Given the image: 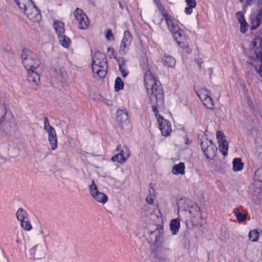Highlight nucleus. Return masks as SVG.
I'll return each instance as SVG.
<instances>
[{"label":"nucleus","mask_w":262,"mask_h":262,"mask_svg":"<svg viewBox=\"0 0 262 262\" xmlns=\"http://www.w3.org/2000/svg\"><path fill=\"white\" fill-rule=\"evenodd\" d=\"M48 133V138L52 150H55L57 147V138L55 129L53 127L46 129Z\"/></svg>","instance_id":"nucleus-10"},{"label":"nucleus","mask_w":262,"mask_h":262,"mask_svg":"<svg viewBox=\"0 0 262 262\" xmlns=\"http://www.w3.org/2000/svg\"><path fill=\"white\" fill-rule=\"evenodd\" d=\"M119 69L123 77H125L128 75L126 67L119 68Z\"/></svg>","instance_id":"nucleus-46"},{"label":"nucleus","mask_w":262,"mask_h":262,"mask_svg":"<svg viewBox=\"0 0 262 262\" xmlns=\"http://www.w3.org/2000/svg\"><path fill=\"white\" fill-rule=\"evenodd\" d=\"M201 146L207 159H212L215 155L217 148L213 144L211 140L204 138L201 141Z\"/></svg>","instance_id":"nucleus-4"},{"label":"nucleus","mask_w":262,"mask_h":262,"mask_svg":"<svg viewBox=\"0 0 262 262\" xmlns=\"http://www.w3.org/2000/svg\"><path fill=\"white\" fill-rule=\"evenodd\" d=\"M185 168L184 163L181 162L178 164H174L173 166L172 172L174 175L184 174L185 173Z\"/></svg>","instance_id":"nucleus-15"},{"label":"nucleus","mask_w":262,"mask_h":262,"mask_svg":"<svg viewBox=\"0 0 262 262\" xmlns=\"http://www.w3.org/2000/svg\"><path fill=\"white\" fill-rule=\"evenodd\" d=\"M165 20L168 29L171 33L175 32L176 31L179 30V26L173 21L171 15L168 17H167Z\"/></svg>","instance_id":"nucleus-14"},{"label":"nucleus","mask_w":262,"mask_h":262,"mask_svg":"<svg viewBox=\"0 0 262 262\" xmlns=\"http://www.w3.org/2000/svg\"><path fill=\"white\" fill-rule=\"evenodd\" d=\"M239 23L241 24L240 31L242 33H244L247 31L248 29V24L246 21H245V23L242 22Z\"/></svg>","instance_id":"nucleus-44"},{"label":"nucleus","mask_w":262,"mask_h":262,"mask_svg":"<svg viewBox=\"0 0 262 262\" xmlns=\"http://www.w3.org/2000/svg\"><path fill=\"white\" fill-rule=\"evenodd\" d=\"M117 150L119 151V154L126 159H128L130 156V151L128 148L124 147L123 149H121V145H119L117 147Z\"/></svg>","instance_id":"nucleus-29"},{"label":"nucleus","mask_w":262,"mask_h":262,"mask_svg":"<svg viewBox=\"0 0 262 262\" xmlns=\"http://www.w3.org/2000/svg\"><path fill=\"white\" fill-rule=\"evenodd\" d=\"M243 168V163L240 158H235L233 161V169L234 171H240Z\"/></svg>","instance_id":"nucleus-25"},{"label":"nucleus","mask_w":262,"mask_h":262,"mask_svg":"<svg viewBox=\"0 0 262 262\" xmlns=\"http://www.w3.org/2000/svg\"><path fill=\"white\" fill-rule=\"evenodd\" d=\"M20 224L21 227L25 230L29 231L32 228V225L29 221V219L20 221Z\"/></svg>","instance_id":"nucleus-34"},{"label":"nucleus","mask_w":262,"mask_h":262,"mask_svg":"<svg viewBox=\"0 0 262 262\" xmlns=\"http://www.w3.org/2000/svg\"><path fill=\"white\" fill-rule=\"evenodd\" d=\"M96 60H97L98 61H107L104 54L101 53L100 52H95L93 56L92 61Z\"/></svg>","instance_id":"nucleus-27"},{"label":"nucleus","mask_w":262,"mask_h":262,"mask_svg":"<svg viewBox=\"0 0 262 262\" xmlns=\"http://www.w3.org/2000/svg\"><path fill=\"white\" fill-rule=\"evenodd\" d=\"M251 51L254 53L255 56L259 55L262 52V38L256 37L250 45Z\"/></svg>","instance_id":"nucleus-11"},{"label":"nucleus","mask_w":262,"mask_h":262,"mask_svg":"<svg viewBox=\"0 0 262 262\" xmlns=\"http://www.w3.org/2000/svg\"><path fill=\"white\" fill-rule=\"evenodd\" d=\"M149 192L150 194H151L152 193H154L155 192V190L154 189H152V191H151L150 190H149Z\"/></svg>","instance_id":"nucleus-56"},{"label":"nucleus","mask_w":262,"mask_h":262,"mask_svg":"<svg viewBox=\"0 0 262 262\" xmlns=\"http://www.w3.org/2000/svg\"><path fill=\"white\" fill-rule=\"evenodd\" d=\"M58 40L60 45L66 48L70 47L71 41L70 39L64 35V34L58 36Z\"/></svg>","instance_id":"nucleus-20"},{"label":"nucleus","mask_w":262,"mask_h":262,"mask_svg":"<svg viewBox=\"0 0 262 262\" xmlns=\"http://www.w3.org/2000/svg\"><path fill=\"white\" fill-rule=\"evenodd\" d=\"M156 230L159 234L156 235V241L158 242H160L161 239L163 238V227L161 225H159L157 226Z\"/></svg>","instance_id":"nucleus-37"},{"label":"nucleus","mask_w":262,"mask_h":262,"mask_svg":"<svg viewBox=\"0 0 262 262\" xmlns=\"http://www.w3.org/2000/svg\"><path fill=\"white\" fill-rule=\"evenodd\" d=\"M158 8L160 13L163 16L165 19L167 18V17H168L170 16V14L167 13L166 10L161 4L158 5Z\"/></svg>","instance_id":"nucleus-38"},{"label":"nucleus","mask_w":262,"mask_h":262,"mask_svg":"<svg viewBox=\"0 0 262 262\" xmlns=\"http://www.w3.org/2000/svg\"><path fill=\"white\" fill-rule=\"evenodd\" d=\"M6 114V110L5 105L0 103V123L4 120Z\"/></svg>","instance_id":"nucleus-39"},{"label":"nucleus","mask_w":262,"mask_h":262,"mask_svg":"<svg viewBox=\"0 0 262 262\" xmlns=\"http://www.w3.org/2000/svg\"><path fill=\"white\" fill-rule=\"evenodd\" d=\"M259 236V232L257 229L250 231L248 235L249 239L253 242L257 241Z\"/></svg>","instance_id":"nucleus-28"},{"label":"nucleus","mask_w":262,"mask_h":262,"mask_svg":"<svg viewBox=\"0 0 262 262\" xmlns=\"http://www.w3.org/2000/svg\"><path fill=\"white\" fill-rule=\"evenodd\" d=\"M91 196L98 202L103 204L107 201V196L104 193L98 191L97 187L94 181L89 187Z\"/></svg>","instance_id":"nucleus-7"},{"label":"nucleus","mask_w":262,"mask_h":262,"mask_svg":"<svg viewBox=\"0 0 262 262\" xmlns=\"http://www.w3.org/2000/svg\"><path fill=\"white\" fill-rule=\"evenodd\" d=\"M257 73L262 77V64H260L258 67L255 68Z\"/></svg>","instance_id":"nucleus-52"},{"label":"nucleus","mask_w":262,"mask_h":262,"mask_svg":"<svg viewBox=\"0 0 262 262\" xmlns=\"http://www.w3.org/2000/svg\"><path fill=\"white\" fill-rule=\"evenodd\" d=\"M156 232V231H151V232H150V233H151V234H152V233H154V232Z\"/></svg>","instance_id":"nucleus-57"},{"label":"nucleus","mask_w":262,"mask_h":262,"mask_svg":"<svg viewBox=\"0 0 262 262\" xmlns=\"http://www.w3.org/2000/svg\"><path fill=\"white\" fill-rule=\"evenodd\" d=\"M146 201L148 204H151L154 202V199L151 195H148L146 197Z\"/></svg>","instance_id":"nucleus-51"},{"label":"nucleus","mask_w":262,"mask_h":262,"mask_svg":"<svg viewBox=\"0 0 262 262\" xmlns=\"http://www.w3.org/2000/svg\"><path fill=\"white\" fill-rule=\"evenodd\" d=\"M262 19L256 16L255 14L251 15V29L252 30L256 29L258 27L261 23Z\"/></svg>","instance_id":"nucleus-21"},{"label":"nucleus","mask_w":262,"mask_h":262,"mask_svg":"<svg viewBox=\"0 0 262 262\" xmlns=\"http://www.w3.org/2000/svg\"><path fill=\"white\" fill-rule=\"evenodd\" d=\"M14 1L19 8L23 11L33 4L32 0H14Z\"/></svg>","instance_id":"nucleus-18"},{"label":"nucleus","mask_w":262,"mask_h":262,"mask_svg":"<svg viewBox=\"0 0 262 262\" xmlns=\"http://www.w3.org/2000/svg\"><path fill=\"white\" fill-rule=\"evenodd\" d=\"M74 15L78 23V28L81 30L86 29L90 25L89 18L81 9L77 8Z\"/></svg>","instance_id":"nucleus-5"},{"label":"nucleus","mask_w":262,"mask_h":262,"mask_svg":"<svg viewBox=\"0 0 262 262\" xmlns=\"http://www.w3.org/2000/svg\"><path fill=\"white\" fill-rule=\"evenodd\" d=\"M144 83L162 134L164 136H168L171 132V124L158 114V108L162 106L164 103L163 93L160 82L155 78L151 71L148 70L145 74Z\"/></svg>","instance_id":"nucleus-1"},{"label":"nucleus","mask_w":262,"mask_h":262,"mask_svg":"<svg viewBox=\"0 0 262 262\" xmlns=\"http://www.w3.org/2000/svg\"><path fill=\"white\" fill-rule=\"evenodd\" d=\"M16 242L18 243V244H22V241L21 240L18 238V237L17 236V238L16 239Z\"/></svg>","instance_id":"nucleus-55"},{"label":"nucleus","mask_w":262,"mask_h":262,"mask_svg":"<svg viewBox=\"0 0 262 262\" xmlns=\"http://www.w3.org/2000/svg\"><path fill=\"white\" fill-rule=\"evenodd\" d=\"M204 105L208 108H213L214 102L210 95L202 101Z\"/></svg>","instance_id":"nucleus-32"},{"label":"nucleus","mask_w":262,"mask_h":262,"mask_svg":"<svg viewBox=\"0 0 262 262\" xmlns=\"http://www.w3.org/2000/svg\"><path fill=\"white\" fill-rule=\"evenodd\" d=\"M216 138H217L218 142H219L220 141H223L224 140H226V139H225L224 134L221 131L217 132Z\"/></svg>","instance_id":"nucleus-42"},{"label":"nucleus","mask_w":262,"mask_h":262,"mask_svg":"<svg viewBox=\"0 0 262 262\" xmlns=\"http://www.w3.org/2000/svg\"><path fill=\"white\" fill-rule=\"evenodd\" d=\"M164 65L167 67L173 68L176 64V60L170 56H164L162 59Z\"/></svg>","instance_id":"nucleus-17"},{"label":"nucleus","mask_w":262,"mask_h":262,"mask_svg":"<svg viewBox=\"0 0 262 262\" xmlns=\"http://www.w3.org/2000/svg\"><path fill=\"white\" fill-rule=\"evenodd\" d=\"M218 143L219 145V149L221 152L224 156H227L228 149V144L227 140L220 141L218 142Z\"/></svg>","instance_id":"nucleus-23"},{"label":"nucleus","mask_w":262,"mask_h":262,"mask_svg":"<svg viewBox=\"0 0 262 262\" xmlns=\"http://www.w3.org/2000/svg\"><path fill=\"white\" fill-rule=\"evenodd\" d=\"M182 31L179 28V30L176 31L175 32H172L173 36L174 38V39L177 41L178 44L183 48L184 47L183 46H181V42L179 40V39L180 38H181L182 37Z\"/></svg>","instance_id":"nucleus-35"},{"label":"nucleus","mask_w":262,"mask_h":262,"mask_svg":"<svg viewBox=\"0 0 262 262\" xmlns=\"http://www.w3.org/2000/svg\"><path fill=\"white\" fill-rule=\"evenodd\" d=\"M260 8L256 16L259 17L260 18L262 19V5L260 6Z\"/></svg>","instance_id":"nucleus-53"},{"label":"nucleus","mask_w":262,"mask_h":262,"mask_svg":"<svg viewBox=\"0 0 262 262\" xmlns=\"http://www.w3.org/2000/svg\"><path fill=\"white\" fill-rule=\"evenodd\" d=\"M254 0H239L241 3H245L247 5H250ZM258 5L260 6L262 5V0H258Z\"/></svg>","instance_id":"nucleus-48"},{"label":"nucleus","mask_w":262,"mask_h":262,"mask_svg":"<svg viewBox=\"0 0 262 262\" xmlns=\"http://www.w3.org/2000/svg\"><path fill=\"white\" fill-rule=\"evenodd\" d=\"M16 217L20 221L28 219L29 218L27 212L21 208L18 209L16 212Z\"/></svg>","instance_id":"nucleus-24"},{"label":"nucleus","mask_w":262,"mask_h":262,"mask_svg":"<svg viewBox=\"0 0 262 262\" xmlns=\"http://www.w3.org/2000/svg\"><path fill=\"white\" fill-rule=\"evenodd\" d=\"M254 178L255 182L258 181L262 184V167L255 171Z\"/></svg>","instance_id":"nucleus-36"},{"label":"nucleus","mask_w":262,"mask_h":262,"mask_svg":"<svg viewBox=\"0 0 262 262\" xmlns=\"http://www.w3.org/2000/svg\"><path fill=\"white\" fill-rule=\"evenodd\" d=\"M236 17L238 20L239 23H245V19L244 18V14L242 11H238L236 13Z\"/></svg>","instance_id":"nucleus-41"},{"label":"nucleus","mask_w":262,"mask_h":262,"mask_svg":"<svg viewBox=\"0 0 262 262\" xmlns=\"http://www.w3.org/2000/svg\"><path fill=\"white\" fill-rule=\"evenodd\" d=\"M194 7H191V6H188L185 9V12L187 14H190L192 12V8Z\"/></svg>","instance_id":"nucleus-50"},{"label":"nucleus","mask_w":262,"mask_h":262,"mask_svg":"<svg viewBox=\"0 0 262 262\" xmlns=\"http://www.w3.org/2000/svg\"><path fill=\"white\" fill-rule=\"evenodd\" d=\"M22 63L28 70L36 69L38 63L35 61L36 55L31 51L24 50L21 52Z\"/></svg>","instance_id":"nucleus-2"},{"label":"nucleus","mask_w":262,"mask_h":262,"mask_svg":"<svg viewBox=\"0 0 262 262\" xmlns=\"http://www.w3.org/2000/svg\"><path fill=\"white\" fill-rule=\"evenodd\" d=\"M52 67L54 72L57 75H59L62 78H66L67 77L66 72L61 64L58 63V62H55L53 63Z\"/></svg>","instance_id":"nucleus-13"},{"label":"nucleus","mask_w":262,"mask_h":262,"mask_svg":"<svg viewBox=\"0 0 262 262\" xmlns=\"http://www.w3.org/2000/svg\"><path fill=\"white\" fill-rule=\"evenodd\" d=\"M92 68L95 78H103L107 73V61H92Z\"/></svg>","instance_id":"nucleus-3"},{"label":"nucleus","mask_w":262,"mask_h":262,"mask_svg":"<svg viewBox=\"0 0 262 262\" xmlns=\"http://www.w3.org/2000/svg\"><path fill=\"white\" fill-rule=\"evenodd\" d=\"M127 159L124 157L122 156L119 153L113 156L111 158V160L113 162H117L119 163H124L126 161Z\"/></svg>","instance_id":"nucleus-31"},{"label":"nucleus","mask_w":262,"mask_h":262,"mask_svg":"<svg viewBox=\"0 0 262 262\" xmlns=\"http://www.w3.org/2000/svg\"><path fill=\"white\" fill-rule=\"evenodd\" d=\"M233 212L239 222H245L246 221L247 215L245 213H242L238 208H235Z\"/></svg>","instance_id":"nucleus-26"},{"label":"nucleus","mask_w":262,"mask_h":262,"mask_svg":"<svg viewBox=\"0 0 262 262\" xmlns=\"http://www.w3.org/2000/svg\"><path fill=\"white\" fill-rule=\"evenodd\" d=\"M35 69L28 70L27 81L32 89L36 90L40 81V77Z\"/></svg>","instance_id":"nucleus-9"},{"label":"nucleus","mask_w":262,"mask_h":262,"mask_svg":"<svg viewBox=\"0 0 262 262\" xmlns=\"http://www.w3.org/2000/svg\"><path fill=\"white\" fill-rule=\"evenodd\" d=\"M116 115L117 120L120 124V126L123 127L129 123L128 113L124 110H118Z\"/></svg>","instance_id":"nucleus-12"},{"label":"nucleus","mask_w":262,"mask_h":262,"mask_svg":"<svg viewBox=\"0 0 262 262\" xmlns=\"http://www.w3.org/2000/svg\"><path fill=\"white\" fill-rule=\"evenodd\" d=\"M23 12L33 22L39 23L41 19L39 10L33 4L26 8Z\"/></svg>","instance_id":"nucleus-6"},{"label":"nucleus","mask_w":262,"mask_h":262,"mask_svg":"<svg viewBox=\"0 0 262 262\" xmlns=\"http://www.w3.org/2000/svg\"><path fill=\"white\" fill-rule=\"evenodd\" d=\"M105 38L107 41H113L114 40V35L111 29L106 30Z\"/></svg>","instance_id":"nucleus-40"},{"label":"nucleus","mask_w":262,"mask_h":262,"mask_svg":"<svg viewBox=\"0 0 262 262\" xmlns=\"http://www.w3.org/2000/svg\"><path fill=\"white\" fill-rule=\"evenodd\" d=\"M170 229L173 235H175L179 231L180 224V220L178 219L171 220L170 223Z\"/></svg>","instance_id":"nucleus-16"},{"label":"nucleus","mask_w":262,"mask_h":262,"mask_svg":"<svg viewBox=\"0 0 262 262\" xmlns=\"http://www.w3.org/2000/svg\"><path fill=\"white\" fill-rule=\"evenodd\" d=\"M186 2L188 6H191V7H195L196 6L195 0H186Z\"/></svg>","instance_id":"nucleus-49"},{"label":"nucleus","mask_w":262,"mask_h":262,"mask_svg":"<svg viewBox=\"0 0 262 262\" xmlns=\"http://www.w3.org/2000/svg\"><path fill=\"white\" fill-rule=\"evenodd\" d=\"M197 94L201 101H203L210 95L209 92L205 89H202L198 91Z\"/></svg>","instance_id":"nucleus-30"},{"label":"nucleus","mask_w":262,"mask_h":262,"mask_svg":"<svg viewBox=\"0 0 262 262\" xmlns=\"http://www.w3.org/2000/svg\"><path fill=\"white\" fill-rule=\"evenodd\" d=\"M133 37L130 33L125 31L124 33V36L121 40L119 48V52L121 54H125L129 49V46L132 41Z\"/></svg>","instance_id":"nucleus-8"},{"label":"nucleus","mask_w":262,"mask_h":262,"mask_svg":"<svg viewBox=\"0 0 262 262\" xmlns=\"http://www.w3.org/2000/svg\"><path fill=\"white\" fill-rule=\"evenodd\" d=\"M123 82L120 77H117L115 82V90L118 92L123 88Z\"/></svg>","instance_id":"nucleus-33"},{"label":"nucleus","mask_w":262,"mask_h":262,"mask_svg":"<svg viewBox=\"0 0 262 262\" xmlns=\"http://www.w3.org/2000/svg\"><path fill=\"white\" fill-rule=\"evenodd\" d=\"M44 126L43 128L45 130L49 129L52 126L50 125L49 120L47 117H45L43 120Z\"/></svg>","instance_id":"nucleus-47"},{"label":"nucleus","mask_w":262,"mask_h":262,"mask_svg":"<svg viewBox=\"0 0 262 262\" xmlns=\"http://www.w3.org/2000/svg\"><path fill=\"white\" fill-rule=\"evenodd\" d=\"M252 193L253 199L256 200L262 199V191L261 188L257 187H253L251 190Z\"/></svg>","instance_id":"nucleus-22"},{"label":"nucleus","mask_w":262,"mask_h":262,"mask_svg":"<svg viewBox=\"0 0 262 262\" xmlns=\"http://www.w3.org/2000/svg\"><path fill=\"white\" fill-rule=\"evenodd\" d=\"M117 60L119 66V68L126 67L124 59L123 58L119 57L118 58H117Z\"/></svg>","instance_id":"nucleus-45"},{"label":"nucleus","mask_w":262,"mask_h":262,"mask_svg":"<svg viewBox=\"0 0 262 262\" xmlns=\"http://www.w3.org/2000/svg\"><path fill=\"white\" fill-rule=\"evenodd\" d=\"M36 248L37 246H35L30 250V256L33 257L34 258H39L38 255H36Z\"/></svg>","instance_id":"nucleus-43"},{"label":"nucleus","mask_w":262,"mask_h":262,"mask_svg":"<svg viewBox=\"0 0 262 262\" xmlns=\"http://www.w3.org/2000/svg\"><path fill=\"white\" fill-rule=\"evenodd\" d=\"M53 27L58 36L64 34V26L62 22L60 21H55Z\"/></svg>","instance_id":"nucleus-19"},{"label":"nucleus","mask_w":262,"mask_h":262,"mask_svg":"<svg viewBox=\"0 0 262 262\" xmlns=\"http://www.w3.org/2000/svg\"><path fill=\"white\" fill-rule=\"evenodd\" d=\"M256 58L257 59H259V60H261V61H262V52H261V53H260L259 54V55H257V56H256Z\"/></svg>","instance_id":"nucleus-54"}]
</instances>
